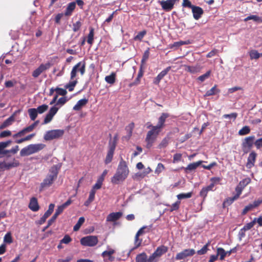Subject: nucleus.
Instances as JSON below:
<instances>
[{
    "label": "nucleus",
    "mask_w": 262,
    "mask_h": 262,
    "mask_svg": "<svg viewBox=\"0 0 262 262\" xmlns=\"http://www.w3.org/2000/svg\"><path fill=\"white\" fill-rule=\"evenodd\" d=\"M80 243L83 246L93 247L98 243V238L96 236L89 235L82 237Z\"/></svg>",
    "instance_id": "obj_7"
},
{
    "label": "nucleus",
    "mask_w": 262,
    "mask_h": 262,
    "mask_svg": "<svg viewBox=\"0 0 262 262\" xmlns=\"http://www.w3.org/2000/svg\"><path fill=\"white\" fill-rule=\"evenodd\" d=\"M129 174V169L125 161L121 159L118 165L117 171L112 178L111 182L115 184L123 182Z\"/></svg>",
    "instance_id": "obj_1"
},
{
    "label": "nucleus",
    "mask_w": 262,
    "mask_h": 262,
    "mask_svg": "<svg viewBox=\"0 0 262 262\" xmlns=\"http://www.w3.org/2000/svg\"><path fill=\"white\" fill-rule=\"evenodd\" d=\"M38 122H39L38 121H36L34 123H33L32 124H31V125L26 127L25 129H26L27 132L29 133V132H32L35 128V127L37 125V124H38Z\"/></svg>",
    "instance_id": "obj_54"
},
{
    "label": "nucleus",
    "mask_w": 262,
    "mask_h": 262,
    "mask_svg": "<svg viewBox=\"0 0 262 262\" xmlns=\"http://www.w3.org/2000/svg\"><path fill=\"white\" fill-rule=\"evenodd\" d=\"M116 74L112 73L110 75L106 76L105 77V81L109 84H113L115 82Z\"/></svg>",
    "instance_id": "obj_30"
},
{
    "label": "nucleus",
    "mask_w": 262,
    "mask_h": 262,
    "mask_svg": "<svg viewBox=\"0 0 262 262\" xmlns=\"http://www.w3.org/2000/svg\"><path fill=\"white\" fill-rule=\"evenodd\" d=\"M133 127H134L133 123L129 124L126 127V129L127 132V136L124 137V138L126 140H128L129 139V138L130 137V136L132 135V129H133Z\"/></svg>",
    "instance_id": "obj_39"
},
{
    "label": "nucleus",
    "mask_w": 262,
    "mask_h": 262,
    "mask_svg": "<svg viewBox=\"0 0 262 262\" xmlns=\"http://www.w3.org/2000/svg\"><path fill=\"white\" fill-rule=\"evenodd\" d=\"M242 88L240 86H234L231 88H229L228 89L227 93L228 94L233 93L237 91L242 90Z\"/></svg>",
    "instance_id": "obj_60"
},
{
    "label": "nucleus",
    "mask_w": 262,
    "mask_h": 262,
    "mask_svg": "<svg viewBox=\"0 0 262 262\" xmlns=\"http://www.w3.org/2000/svg\"><path fill=\"white\" fill-rule=\"evenodd\" d=\"M182 6L184 7H188L191 9L193 6L189 0H183Z\"/></svg>",
    "instance_id": "obj_63"
},
{
    "label": "nucleus",
    "mask_w": 262,
    "mask_h": 262,
    "mask_svg": "<svg viewBox=\"0 0 262 262\" xmlns=\"http://www.w3.org/2000/svg\"><path fill=\"white\" fill-rule=\"evenodd\" d=\"M195 253V250L192 249H188L178 253L176 256L177 260L183 259L188 256H192Z\"/></svg>",
    "instance_id": "obj_10"
},
{
    "label": "nucleus",
    "mask_w": 262,
    "mask_h": 262,
    "mask_svg": "<svg viewBox=\"0 0 262 262\" xmlns=\"http://www.w3.org/2000/svg\"><path fill=\"white\" fill-rule=\"evenodd\" d=\"M103 181L102 178H98L96 183L93 186V188L95 190L100 189Z\"/></svg>",
    "instance_id": "obj_48"
},
{
    "label": "nucleus",
    "mask_w": 262,
    "mask_h": 262,
    "mask_svg": "<svg viewBox=\"0 0 262 262\" xmlns=\"http://www.w3.org/2000/svg\"><path fill=\"white\" fill-rule=\"evenodd\" d=\"M191 10L193 17L196 20L199 19L203 13V9L200 7L193 6Z\"/></svg>",
    "instance_id": "obj_14"
},
{
    "label": "nucleus",
    "mask_w": 262,
    "mask_h": 262,
    "mask_svg": "<svg viewBox=\"0 0 262 262\" xmlns=\"http://www.w3.org/2000/svg\"><path fill=\"white\" fill-rule=\"evenodd\" d=\"M84 221L85 219L84 218V217H80L79 219L76 224L74 226L73 230L75 231H78L80 229L81 226L84 222Z\"/></svg>",
    "instance_id": "obj_36"
},
{
    "label": "nucleus",
    "mask_w": 262,
    "mask_h": 262,
    "mask_svg": "<svg viewBox=\"0 0 262 262\" xmlns=\"http://www.w3.org/2000/svg\"><path fill=\"white\" fill-rule=\"evenodd\" d=\"M116 141H115V140L113 141L111 140L109 144L108 151H112V152H114L116 147Z\"/></svg>",
    "instance_id": "obj_58"
},
{
    "label": "nucleus",
    "mask_w": 262,
    "mask_h": 262,
    "mask_svg": "<svg viewBox=\"0 0 262 262\" xmlns=\"http://www.w3.org/2000/svg\"><path fill=\"white\" fill-rule=\"evenodd\" d=\"M165 169L164 165L162 163H159L155 170V173L159 175Z\"/></svg>",
    "instance_id": "obj_46"
},
{
    "label": "nucleus",
    "mask_w": 262,
    "mask_h": 262,
    "mask_svg": "<svg viewBox=\"0 0 262 262\" xmlns=\"http://www.w3.org/2000/svg\"><path fill=\"white\" fill-rule=\"evenodd\" d=\"M156 138L152 135H151V133H147L146 137V147L148 148H149L152 145L153 143L155 141Z\"/></svg>",
    "instance_id": "obj_21"
},
{
    "label": "nucleus",
    "mask_w": 262,
    "mask_h": 262,
    "mask_svg": "<svg viewBox=\"0 0 262 262\" xmlns=\"http://www.w3.org/2000/svg\"><path fill=\"white\" fill-rule=\"evenodd\" d=\"M203 162L202 161H199L196 162H194L189 164L186 168V171H191L195 169L198 166H199Z\"/></svg>",
    "instance_id": "obj_26"
},
{
    "label": "nucleus",
    "mask_w": 262,
    "mask_h": 262,
    "mask_svg": "<svg viewBox=\"0 0 262 262\" xmlns=\"http://www.w3.org/2000/svg\"><path fill=\"white\" fill-rule=\"evenodd\" d=\"M256 223V220H253L252 222L246 224L243 228L245 231L248 230L252 228Z\"/></svg>",
    "instance_id": "obj_50"
},
{
    "label": "nucleus",
    "mask_w": 262,
    "mask_h": 262,
    "mask_svg": "<svg viewBox=\"0 0 262 262\" xmlns=\"http://www.w3.org/2000/svg\"><path fill=\"white\" fill-rule=\"evenodd\" d=\"M256 157V154L254 152H252L249 154L246 165L247 167L248 168H251L252 167L254 166Z\"/></svg>",
    "instance_id": "obj_19"
},
{
    "label": "nucleus",
    "mask_w": 262,
    "mask_h": 262,
    "mask_svg": "<svg viewBox=\"0 0 262 262\" xmlns=\"http://www.w3.org/2000/svg\"><path fill=\"white\" fill-rule=\"evenodd\" d=\"M77 83V79H71L70 78V81L69 83L65 86V88L68 89L69 91H72Z\"/></svg>",
    "instance_id": "obj_29"
},
{
    "label": "nucleus",
    "mask_w": 262,
    "mask_h": 262,
    "mask_svg": "<svg viewBox=\"0 0 262 262\" xmlns=\"http://www.w3.org/2000/svg\"><path fill=\"white\" fill-rule=\"evenodd\" d=\"M54 204H50L49 206L48 210L45 213L44 215L42 217L40 218L39 221V224H43L46 220V219L52 214L54 210Z\"/></svg>",
    "instance_id": "obj_15"
},
{
    "label": "nucleus",
    "mask_w": 262,
    "mask_h": 262,
    "mask_svg": "<svg viewBox=\"0 0 262 262\" xmlns=\"http://www.w3.org/2000/svg\"><path fill=\"white\" fill-rule=\"evenodd\" d=\"M57 177V172L56 170H55L54 172H51L41 183V189L50 187L56 179Z\"/></svg>",
    "instance_id": "obj_5"
},
{
    "label": "nucleus",
    "mask_w": 262,
    "mask_h": 262,
    "mask_svg": "<svg viewBox=\"0 0 262 262\" xmlns=\"http://www.w3.org/2000/svg\"><path fill=\"white\" fill-rule=\"evenodd\" d=\"M50 67V64L49 63H47L46 64H41L40 66L35 69L33 73L32 76L34 78H37L43 72L49 69Z\"/></svg>",
    "instance_id": "obj_12"
},
{
    "label": "nucleus",
    "mask_w": 262,
    "mask_h": 262,
    "mask_svg": "<svg viewBox=\"0 0 262 262\" xmlns=\"http://www.w3.org/2000/svg\"><path fill=\"white\" fill-rule=\"evenodd\" d=\"M210 245V242H208L201 249L197 251L199 255H203L207 253L208 249V247Z\"/></svg>",
    "instance_id": "obj_43"
},
{
    "label": "nucleus",
    "mask_w": 262,
    "mask_h": 262,
    "mask_svg": "<svg viewBox=\"0 0 262 262\" xmlns=\"http://www.w3.org/2000/svg\"><path fill=\"white\" fill-rule=\"evenodd\" d=\"M68 99L66 97H63L59 98L57 101L56 105H59L60 106H62L64 105L68 101Z\"/></svg>",
    "instance_id": "obj_53"
},
{
    "label": "nucleus",
    "mask_w": 262,
    "mask_h": 262,
    "mask_svg": "<svg viewBox=\"0 0 262 262\" xmlns=\"http://www.w3.org/2000/svg\"><path fill=\"white\" fill-rule=\"evenodd\" d=\"M220 92V90L216 88V85H214L210 90L207 91L205 96H209L215 95Z\"/></svg>",
    "instance_id": "obj_33"
},
{
    "label": "nucleus",
    "mask_w": 262,
    "mask_h": 262,
    "mask_svg": "<svg viewBox=\"0 0 262 262\" xmlns=\"http://www.w3.org/2000/svg\"><path fill=\"white\" fill-rule=\"evenodd\" d=\"M227 252H226L222 248H219L217 249V255L220 256V259L223 260L226 256Z\"/></svg>",
    "instance_id": "obj_40"
},
{
    "label": "nucleus",
    "mask_w": 262,
    "mask_h": 262,
    "mask_svg": "<svg viewBox=\"0 0 262 262\" xmlns=\"http://www.w3.org/2000/svg\"><path fill=\"white\" fill-rule=\"evenodd\" d=\"M147 256L145 253H142L138 255L136 258L137 262H146Z\"/></svg>",
    "instance_id": "obj_44"
},
{
    "label": "nucleus",
    "mask_w": 262,
    "mask_h": 262,
    "mask_svg": "<svg viewBox=\"0 0 262 262\" xmlns=\"http://www.w3.org/2000/svg\"><path fill=\"white\" fill-rule=\"evenodd\" d=\"M115 252L114 249L108 248L106 250L102 252V256L105 261H112L115 259V257L113 256Z\"/></svg>",
    "instance_id": "obj_11"
},
{
    "label": "nucleus",
    "mask_w": 262,
    "mask_h": 262,
    "mask_svg": "<svg viewBox=\"0 0 262 262\" xmlns=\"http://www.w3.org/2000/svg\"><path fill=\"white\" fill-rule=\"evenodd\" d=\"M63 134L64 130L62 129L51 130L46 132L43 138L46 141H50L62 137Z\"/></svg>",
    "instance_id": "obj_3"
},
{
    "label": "nucleus",
    "mask_w": 262,
    "mask_h": 262,
    "mask_svg": "<svg viewBox=\"0 0 262 262\" xmlns=\"http://www.w3.org/2000/svg\"><path fill=\"white\" fill-rule=\"evenodd\" d=\"M29 208L33 211H37L39 208L37 199L32 198L29 205Z\"/></svg>",
    "instance_id": "obj_18"
},
{
    "label": "nucleus",
    "mask_w": 262,
    "mask_h": 262,
    "mask_svg": "<svg viewBox=\"0 0 262 262\" xmlns=\"http://www.w3.org/2000/svg\"><path fill=\"white\" fill-rule=\"evenodd\" d=\"M45 147V145L42 143L30 144L21 150L20 155L21 156H29L38 152Z\"/></svg>",
    "instance_id": "obj_2"
},
{
    "label": "nucleus",
    "mask_w": 262,
    "mask_h": 262,
    "mask_svg": "<svg viewBox=\"0 0 262 262\" xmlns=\"http://www.w3.org/2000/svg\"><path fill=\"white\" fill-rule=\"evenodd\" d=\"M180 204V201H177L176 203H173L171 206H169L170 208L169 209L170 212H172L174 210H177L179 208V205Z\"/></svg>",
    "instance_id": "obj_57"
},
{
    "label": "nucleus",
    "mask_w": 262,
    "mask_h": 262,
    "mask_svg": "<svg viewBox=\"0 0 262 262\" xmlns=\"http://www.w3.org/2000/svg\"><path fill=\"white\" fill-rule=\"evenodd\" d=\"M94 35V29L93 28H91L90 33L88 35L87 40L88 42L90 45H92L93 42Z\"/></svg>",
    "instance_id": "obj_45"
},
{
    "label": "nucleus",
    "mask_w": 262,
    "mask_h": 262,
    "mask_svg": "<svg viewBox=\"0 0 262 262\" xmlns=\"http://www.w3.org/2000/svg\"><path fill=\"white\" fill-rule=\"evenodd\" d=\"M167 251V248L162 246L158 247L156 251L148 258V262H157L159 258Z\"/></svg>",
    "instance_id": "obj_4"
},
{
    "label": "nucleus",
    "mask_w": 262,
    "mask_h": 262,
    "mask_svg": "<svg viewBox=\"0 0 262 262\" xmlns=\"http://www.w3.org/2000/svg\"><path fill=\"white\" fill-rule=\"evenodd\" d=\"M4 241L5 243L10 244L12 242V237L10 233H7L4 238Z\"/></svg>",
    "instance_id": "obj_55"
},
{
    "label": "nucleus",
    "mask_w": 262,
    "mask_h": 262,
    "mask_svg": "<svg viewBox=\"0 0 262 262\" xmlns=\"http://www.w3.org/2000/svg\"><path fill=\"white\" fill-rule=\"evenodd\" d=\"M58 110V108L54 106L51 107L49 112V114L52 115L53 117L56 114Z\"/></svg>",
    "instance_id": "obj_64"
},
{
    "label": "nucleus",
    "mask_w": 262,
    "mask_h": 262,
    "mask_svg": "<svg viewBox=\"0 0 262 262\" xmlns=\"http://www.w3.org/2000/svg\"><path fill=\"white\" fill-rule=\"evenodd\" d=\"M251 182V179L249 178H246L241 181L235 188V191H238L239 192H242L244 188Z\"/></svg>",
    "instance_id": "obj_13"
},
{
    "label": "nucleus",
    "mask_w": 262,
    "mask_h": 262,
    "mask_svg": "<svg viewBox=\"0 0 262 262\" xmlns=\"http://www.w3.org/2000/svg\"><path fill=\"white\" fill-rule=\"evenodd\" d=\"M12 143L11 140H8L6 142H0V155L3 152V149L8 147Z\"/></svg>",
    "instance_id": "obj_35"
},
{
    "label": "nucleus",
    "mask_w": 262,
    "mask_h": 262,
    "mask_svg": "<svg viewBox=\"0 0 262 262\" xmlns=\"http://www.w3.org/2000/svg\"><path fill=\"white\" fill-rule=\"evenodd\" d=\"M122 213L121 212H113L110 213L106 218L107 222H114L121 217Z\"/></svg>",
    "instance_id": "obj_16"
},
{
    "label": "nucleus",
    "mask_w": 262,
    "mask_h": 262,
    "mask_svg": "<svg viewBox=\"0 0 262 262\" xmlns=\"http://www.w3.org/2000/svg\"><path fill=\"white\" fill-rule=\"evenodd\" d=\"M161 129V128L157 126H152L151 127V129L148 131V133H151V135L157 138V137L160 133Z\"/></svg>",
    "instance_id": "obj_32"
},
{
    "label": "nucleus",
    "mask_w": 262,
    "mask_h": 262,
    "mask_svg": "<svg viewBox=\"0 0 262 262\" xmlns=\"http://www.w3.org/2000/svg\"><path fill=\"white\" fill-rule=\"evenodd\" d=\"M186 71L191 73H195L199 72L200 71V69L198 66H187L186 67Z\"/></svg>",
    "instance_id": "obj_38"
},
{
    "label": "nucleus",
    "mask_w": 262,
    "mask_h": 262,
    "mask_svg": "<svg viewBox=\"0 0 262 262\" xmlns=\"http://www.w3.org/2000/svg\"><path fill=\"white\" fill-rule=\"evenodd\" d=\"M254 208L253 206H252V204H250L246 206L244 209H243L242 211L243 214H246L248 211L252 210Z\"/></svg>",
    "instance_id": "obj_59"
},
{
    "label": "nucleus",
    "mask_w": 262,
    "mask_h": 262,
    "mask_svg": "<svg viewBox=\"0 0 262 262\" xmlns=\"http://www.w3.org/2000/svg\"><path fill=\"white\" fill-rule=\"evenodd\" d=\"M192 196V192H188L186 193H180L177 195V198L179 200L190 198Z\"/></svg>",
    "instance_id": "obj_47"
},
{
    "label": "nucleus",
    "mask_w": 262,
    "mask_h": 262,
    "mask_svg": "<svg viewBox=\"0 0 262 262\" xmlns=\"http://www.w3.org/2000/svg\"><path fill=\"white\" fill-rule=\"evenodd\" d=\"M249 20H253V21L256 22L262 21L261 18L256 15H250L244 19L245 21H247Z\"/></svg>",
    "instance_id": "obj_34"
},
{
    "label": "nucleus",
    "mask_w": 262,
    "mask_h": 262,
    "mask_svg": "<svg viewBox=\"0 0 262 262\" xmlns=\"http://www.w3.org/2000/svg\"><path fill=\"white\" fill-rule=\"evenodd\" d=\"M113 155L114 152H112V151H108L105 160V162L106 164H108L111 162L113 157Z\"/></svg>",
    "instance_id": "obj_56"
},
{
    "label": "nucleus",
    "mask_w": 262,
    "mask_h": 262,
    "mask_svg": "<svg viewBox=\"0 0 262 262\" xmlns=\"http://www.w3.org/2000/svg\"><path fill=\"white\" fill-rule=\"evenodd\" d=\"M210 73H211V71H208L205 74H204L199 76L198 78V79L199 81H200L201 82H203V81L205 80L206 79H207L209 77V76L210 75Z\"/></svg>",
    "instance_id": "obj_52"
},
{
    "label": "nucleus",
    "mask_w": 262,
    "mask_h": 262,
    "mask_svg": "<svg viewBox=\"0 0 262 262\" xmlns=\"http://www.w3.org/2000/svg\"><path fill=\"white\" fill-rule=\"evenodd\" d=\"M29 116L32 120H34L38 115L37 111L36 108H30L28 111Z\"/></svg>",
    "instance_id": "obj_31"
},
{
    "label": "nucleus",
    "mask_w": 262,
    "mask_h": 262,
    "mask_svg": "<svg viewBox=\"0 0 262 262\" xmlns=\"http://www.w3.org/2000/svg\"><path fill=\"white\" fill-rule=\"evenodd\" d=\"M220 178L219 177L212 178L210 180L211 182V184L209 186L202 188L200 192V195L202 196L205 197L207 195L208 192L212 190L214 185L218 184L220 181Z\"/></svg>",
    "instance_id": "obj_8"
},
{
    "label": "nucleus",
    "mask_w": 262,
    "mask_h": 262,
    "mask_svg": "<svg viewBox=\"0 0 262 262\" xmlns=\"http://www.w3.org/2000/svg\"><path fill=\"white\" fill-rule=\"evenodd\" d=\"M72 203V200L71 199H69L66 203L64 204L58 206L56 210V212L58 214H61L63 211L71 204Z\"/></svg>",
    "instance_id": "obj_23"
},
{
    "label": "nucleus",
    "mask_w": 262,
    "mask_h": 262,
    "mask_svg": "<svg viewBox=\"0 0 262 262\" xmlns=\"http://www.w3.org/2000/svg\"><path fill=\"white\" fill-rule=\"evenodd\" d=\"M6 169H10L12 167H17L19 165V162L14 159L12 162H6Z\"/></svg>",
    "instance_id": "obj_41"
},
{
    "label": "nucleus",
    "mask_w": 262,
    "mask_h": 262,
    "mask_svg": "<svg viewBox=\"0 0 262 262\" xmlns=\"http://www.w3.org/2000/svg\"><path fill=\"white\" fill-rule=\"evenodd\" d=\"M182 158V155L181 154H176L173 156V163H177L181 161Z\"/></svg>",
    "instance_id": "obj_62"
},
{
    "label": "nucleus",
    "mask_w": 262,
    "mask_h": 262,
    "mask_svg": "<svg viewBox=\"0 0 262 262\" xmlns=\"http://www.w3.org/2000/svg\"><path fill=\"white\" fill-rule=\"evenodd\" d=\"M254 139V136H250L246 138L243 143V147L248 149L250 148L253 145Z\"/></svg>",
    "instance_id": "obj_20"
},
{
    "label": "nucleus",
    "mask_w": 262,
    "mask_h": 262,
    "mask_svg": "<svg viewBox=\"0 0 262 262\" xmlns=\"http://www.w3.org/2000/svg\"><path fill=\"white\" fill-rule=\"evenodd\" d=\"M146 228V227L144 226L142 227L136 233V236H135V243L137 244V246H139L140 244V242H138V237L139 236L142 235L144 233V230Z\"/></svg>",
    "instance_id": "obj_37"
},
{
    "label": "nucleus",
    "mask_w": 262,
    "mask_h": 262,
    "mask_svg": "<svg viewBox=\"0 0 262 262\" xmlns=\"http://www.w3.org/2000/svg\"><path fill=\"white\" fill-rule=\"evenodd\" d=\"M48 108V106L46 104H43L38 106L36 109L37 113L39 114H42L46 111Z\"/></svg>",
    "instance_id": "obj_49"
},
{
    "label": "nucleus",
    "mask_w": 262,
    "mask_h": 262,
    "mask_svg": "<svg viewBox=\"0 0 262 262\" xmlns=\"http://www.w3.org/2000/svg\"><path fill=\"white\" fill-rule=\"evenodd\" d=\"M85 63L84 62H79L77 63L72 69L70 74V78L75 79L77 73L79 72L81 75L85 73Z\"/></svg>",
    "instance_id": "obj_6"
},
{
    "label": "nucleus",
    "mask_w": 262,
    "mask_h": 262,
    "mask_svg": "<svg viewBox=\"0 0 262 262\" xmlns=\"http://www.w3.org/2000/svg\"><path fill=\"white\" fill-rule=\"evenodd\" d=\"M76 7V3L75 2H71L69 3L67 6L66 9V11L65 12V15L69 16L70 15L73 10L75 9Z\"/></svg>",
    "instance_id": "obj_25"
},
{
    "label": "nucleus",
    "mask_w": 262,
    "mask_h": 262,
    "mask_svg": "<svg viewBox=\"0 0 262 262\" xmlns=\"http://www.w3.org/2000/svg\"><path fill=\"white\" fill-rule=\"evenodd\" d=\"M251 59H257L262 57V53H259L257 50H252L249 52Z\"/></svg>",
    "instance_id": "obj_24"
},
{
    "label": "nucleus",
    "mask_w": 262,
    "mask_h": 262,
    "mask_svg": "<svg viewBox=\"0 0 262 262\" xmlns=\"http://www.w3.org/2000/svg\"><path fill=\"white\" fill-rule=\"evenodd\" d=\"M179 0H166L159 1L162 8L165 11H170L173 7L174 4Z\"/></svg>",
    "instance_id": "obj_9"
},
{
    "label": "nucleus",
    "mask_w": 262,
    "mask_h": 262,
    "mask_svg": "<svg viewBox=\"0 0 262 262\" xmlns=\"http://www.w3.org/2000/svg\"><path fill=\"white\" fill-rule=\"evenodd\" d=\"M26 133H28V132H27L25 128L23 129H22L21 130H20V132H18L17 133L13 135V137L14 138H17L18 137H21V136H24Z\"/></svg>",
    "instance_id": "obj_61"
},
{
    "label": "nucleus",
    "mask_w": 262,
    "mask_h": 262,
    "mask_svg": "<svg viewBox=\"0 0 262 262\" xmlns=\"http://www.w3.org/2000/svg\"><path fill=\"white\" fill-rule=\"evenodd\" d=\"M88 99L84 98L79 100L77 103L73 107V110L75 111L80 110L83 106H84L88 103Z\"/></svg>",
    "instance_id": "obj_22"
},
{
    "label": "nucleus",
    "mask_w": 262,
    "mask_h": 262,
    "mask_svg": "<svg viewBox=\"0 0 262 262\" xmlns=\"http://www.w3.org/2000/svg\"><path fill=\"white\" fill-rule=\"evenodd\" d=\"M250 132V128L248 126H245L238 131V134L241 136L246 135Z\"/></svg>",
    "instance_id": "obj_42"
},
{
    "label": "nucleus",
    "mask_w": 262,
    "mask_h": 262,
    "mask_svg": "<svg viewBox=\"0 0 262 262\" xmlns=\"http://www.w3.org/2000/svg\"><path fill=\"white\" fill-rule=\"evenodd\" d=\"M14 121V118L13 116H11L7 119H6L3 123L1 125L0 129L5 128L9 126H10Z\"/></svg>",
    "instance_id": "obj_27"
},
{
    "label": "nucleus",
    "mask_w": 262,
    "mask_h": 262,
    "mask_svg": "<svg viewBox=\"0 0 262 262\" xmlns=\"http://www.w3.org/2000/svg\"><path fill=\"white\" fill-rule=\"evenodd\" d=\"M168 117V114L163 113L161 117L159 119V121L156 126L160 128H162L163 126L164 123L165 122V119Z\"/></svg>",
    "instance_id": "obj_28"
},
{
    "label": "nucleus",
    "mask_w": 262,
    "mask_h": 262,
    "mask_svg": "<svg viewBox=\"0 0 262 262\" xmlns=\"http://www.w3.org/2000/svg\"><path fill=\"white\" fill-rule=\"evenodd\" d=\"M237 116V114L236 113H233L230 114H225L223 116L224 118H228L231 120L234 121Z\"/></svg>",
    "instance_id": "obj_51"
},
{
    "label": "nucleus",
    "mask_w": 262,
    "mask_h": 262,
    "mask_svg": "<svg viewBox=\"0 0 262 262\" xmlns=\"http://www.w3.org/2000/svg\"><path fill=\"white\" fill-rule=\"evenodd\" d=\"M171 67H168L165 70L161 72L156 77L154 80V83L158 84L160 82V80L167 74V73L170 70Z\"/></svg>",
    "instance_id": "obj_17"
}]
</instances>
